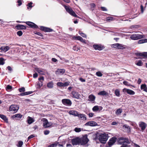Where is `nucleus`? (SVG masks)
Returning a JSON list of instances; mask_svg holds the SVG:
<instances>
[{
  "instance_id": "obj_22",
  "label": "nucleus",
  "mask_w": 147,
  "mask_h": 147,
  "mask_svg": "<svg viewBox=\"0 0 147 147\" xmlns=\"http://www.w3.org/2000/svg\"><path fill=\"white\" fill-rule=\"evenodd\" d=\"M123 127L127 133H130L131 132V129L129 126L126 124H125L123 126Z\"/></svg>"
},
{
  "instance_id": "obj_59",
  "label": "nucleus",
  "mask_w": 147,
  "mask_h": 147,
  "mask_svg": "<svg viewBox=\"0 0 147 147\" xmlns=\"http://www.w3.org/2000/svg\"><path fill=\"white\" fill-rule=\"evenodd\" d=\"M50 132V131L48 130H46L44 131V134L45 135L48 134Z\"/></svg>"
},
{
  "instance_id": "obj_37",
  "label": "nucleus",
  "mask_w": 147,
  "mask_h": 147,
  "mask_svg": "<svg viewBox=\"0 0 147 147\" xmlns=\"http://www.w3.org/2000/svg\"><path fill=\"white\" fill-rule=\"evenodd\" d=\"M92 111L94 112H97L99 110L98 106H95L92 109Z\"/></svg>"
},
{
  "instance_id": "obj_32",
  "label": "nucleus",
  "mask_w": 147,
  "mask_h": 147,
  "mask_svg": "<svg viewBox=\"0 0 147 147\" xmlns=\"http://www.w3.org/2000/svg\"><path fill=\"white\" fill-rule=\"evenodd\" d=\"M147 42V39L144 38L139 40L138 41V43L139 44H141Z\"/></svg>"
},
{
  "instance_id": "obj_3",
  "label": "nucleus",
  "mask_w": 147,
  "mask_h": 147,
  "mask_svg": "<svg viewBox=\"0 0 147 147\" xmlns=\"http://www.w3.org/2000/svg\"><path fill=\"white\" fill-rule=\"evenodd\" d=\"M63 6L67 11L69 13L70 15L75 17H78V16L76 14V13L71 8H69V7L65 5H64Z\"/></svg>"
},
{
  "instance_id": "obj_1",
  "label": "nucleus",
  "mask_w": 147,
  "mask_h": 147,
  "mask_svg": "<svg viewBox=\"0 0 147 147\" xmlns=\"http://www.w3.org/2000/svg\"><path fill=\"white\" fill-rule=\"evenodd\" d=\"M98 140L100 142L103 144L106 143L108 139V135L105 133H98Z\"/></svg>"
},
{
  "instance_id": "obj_42",
  "label": "nucleus",
  "mask_w": 147,
  "mask_h": 147,
  "mask_svg": "<svg viewBox=\"0 0 147 147\" xmlns=\"http://www.w3.org/2000/svg\"><path fill=\"white\" fill-rule=\"evenodd\" d=\"M136 64L138 66H142L143 64V63L142 61L139 60L138 62L136 63Z\"/></svg>"
},
{
  "instance_id": "obj_6",
  "label": "nucleus",
  "mask_w": 147,
  "mask_h": 147,
  "mask_svg": "<svg viewBox=\"0 0 147 147\" xmlns=\"http://www.w3.org/2000/svg\"><path fill=\"white\" fill-rule=\"evenodd\" d=\"M18 90L20 92H23L20 94H19L20 96H23L27 95L30 94L32 93L33 92L32 91H29L24 92L25 91V88L24 87L19 88Z\"/></svg>"
},
{
  "instance_id": "obj_60",
  "label": "nucleus",
  "mask_w": 147,
  "mask_h": 147,
  "mask_svg": "<svg viewBox=\"0 0 147 147\" xmlns=\"http://www.w3.org/2000/svg\"><path fill=\"white\" fill-rule=\"evenodd\" d=\"M34 136H35L33 134L30 135L28 137V140H29L30 139L34 138Z\"/></svg>"
},
{
  "instance_id": "obj_36",
  "label": "nucleus",
  "mask_w": 147,
  "mask_h": 147,
  "mask_svg": "<svg viewBox=\"0 0 147 147\" xmlns=\"http://www.w3.org/2000/svg\"><path fill=\"white\" fill-rule=\"evenodd\" d=\"M122 109L119 108L117 109V110L116 111V114L117 115L120 114L122 113Z\"/></svg>"
},
{
  "instance_id": "obj_9",
  "label": "nucleus",
  "mask_w": 147,
  "mask_h": 147,
  "mask_svg": "<svg viewBox=\"0 0 147 147\" xmlns=\"http://www.w3.org/2000/svg\"><path fill=\"white\" fill-rule=\"evenodd\" d=\"M61 102L63 104L67 106H70L72 104L71 101L68 99H63L62 100Z\"/></svg>"
},
{
  "instance_id": "obj_40",
  "label": "nucleus",
  "mask_w": 147,
  "mask_h": 147,
  "mask_svg": "<svg viewBox=\"0 0 147 147\" xmlns=\"http://www.w3.org/2000/svg\"><path fill=\"white\" fill-rule=\"evenodd\" d=\"M115 94L116 96L119 97L120 96V91L118 89H116L115 92Z\"/></svg>"
},
{
  "instance_id": "obj_19",
  "label": "nucleus",
  "mask_w": 147,
  "mask_h": 147,
  "mask_svg": "<svg viewBox=\"0 0 147 147\" xmlns=\"http://www.w3.org/2000/svg\"><path fill=\"white\" fill-rule=\"evenodd\" d=\"M123 92L124 93L126 92L127 94L132 95L134 94L135 93V92L134 91L131 90L127 89L126 88H124L123 89Z\"/></svg>"
},
{
  "instance_id": "obj_45",
  "label": "nucleus",
  "mask_w": 147,
  "mask_h": 147,
  "mask_svg": "<svg viewBox=\"0 0 147 147\" xmlns=\"http://www.w3.org/2000/svg\"><path fill=\"white\" fill-rule=\"evenodd\" d=\"M4 59L2 57L0 58V65H3L5 63L4 62Z\"/></svg>"
},
{
  "instance_id": "obj_44",
  "label": "nucleus",
  "mask_w": 147,
  "mask_h": 147,
  "mask_svg": "<svg viewBox=\"0 0 147 147\" xmlns=\"http://www.w3.org/2000/svg\"><path fill=\"white\" fill-rule=\"evenodd\" d=\"M23 144V142L22 141H19L18 142V144L17 145L18 147H21Z\"/></svg>"
},
{
  "instance_id": "obj_50",
  "label": "nucleus",
  "mask_w": 147,
  "mask_h": 147,
  "mask_svg": "<svg viewBox=\"0 0 147 147\" xmlns=\"http://www.w3.org/2000/svg\"><path fill=\"white\" fill-rule=\"evenodd\" d=\"M113 18L112 17H109L107 18V21H111L113 20Z\"/></svg>"
},
{
  "instance_id": "obj_53",
  "label": "nucleus",
  "mask_w": 147,
  "mask_h": 147,
  "mask_svg": "<svg viewBox=\"0 0 147 147\" xmlns=\"http://www.w3.org/2000/svg\"><path fill=\"white\" fill-rule=\"evenodd\" d=\"M146 87V84H143L141 86V90H144Z\"/></svg>"
},
{
  "instance_id": "obj_64",
  "label": "nucleus",
  "mask_w": 147,
  "mask_h": 147,
  "mask_svg": "<svg viewBox=\"0 0 147 147\" xmlns=\"http://www.w3.org/2000/svg\"><path fill=\"white\" fill-rule=\"evenodd\" d=\"M38 76V74L36 73H35L33 74V77L34 78H36Z\"/></svg>"
},
{
  "instance_id": "obj_51",
  "label": "nucleus",
  "mask_w": 147,
  "mask_h": 147,
  "mask_svg": "<svg viewBox=\"0 0 147 147\" xmlns=\"http://www.w3.org/2000/svg\"><path fill=\"white\" fill-rule=\"evenodd\" d=\"M74 131L77 132H79L81 131V129L80 128L76 127L74 129Z\"/></svg>"
},
{
  "instance_id": "obj_38",
  "label": "nucleus",
  "mask_w": 147,
  "mask_h": 147,
  "mask_svg": "<svg viewBox=\"0 0 147 147\" xmlns=\"http://www.w3.org/2000/svg\"><path fill=\"white\" fill-rule=\"evenodd\" d=\"M22 116V115L21 114H16L12 117L13 118H21Z\"/></svg>"
},
{
  "instance_id": "obj_47",
  "label": "nucleus",
  "mask_w": 147,
  "mask_h": 147,
  "mask_svg": "<svg viewBox=\"0 0 147 147\" xmlns=\"http://www.w3.org/2000/svg\"><path fill=\"white\" fill-rule=\"evenodd\" d=\"M33 3L32 2H30L29 3H28V4L27 5V6H28L27 9H29V7L32 8L33 7L32 5Z\"/></svg>"
},
{
  "instance_id": "obj_11",
  "label": "nucleus",
  "mask_w": 147,
  "mask_h": 147,
  "mask_svg": "<svg viewBox=\"0 0 147 147\" xmlns=\"http://www.w3.org/2000/svg\"><path fill=\"white\" fill-rule=\"evenodd\" d=\"M39 29L45 32H51L53 31V30L51 28L43 26H40Z\"/></svg>"
},
{
  "instance_id": "obj_30",
  "label": "nucleus",
  "mask_w": 147,
  "mask_h": 147,
  "mask_svg": "<svg viewBox=\"0 0 147 147\" xmlns=\"http://www.w3.org/2000/svg\"><path fill=\"white\" fill-rule=\"evenodd\" d=\"M98 95H102V96H106L108 95V93L106 92L105 91H101L99 92L98 93Z\"/></svg>"
},
{
  "instance_id": "obj_31",
  "label": "nucleus",
  "mask_w": 147,
  "mask_h": 147,
  "mask_svg": "<svg viewBox=\"0 0 147 147\" xmlns=\"http://www.w3.org/2000/svg\"><path fill=\"white\" fill-rule=\"evenodd\" d=\"M47 86L49 88H53V82L51 81L49 82L47 85Z\"/></svg>"
},
{
  "instance_id": "obj_63",
  "label": "nucleus",
  "mask_w": 147,
  "mask_h": 147,
  "mask_svg": "<svg viewBox=\"0 0 147 147\" xmlns=\"http://www.w3.org/2000/svg\"><path fill=\"white\" fill-rule=\"evenodd\" d=\"M7 68L9 71H12V69L10 66H8Z\"/></svg>"
},
{
  "instance_id": "obj_62",
  "label": "nucleus",
  "mask_w": 147,
  "mask_h": 147,
  "mask_svg": "<svg viewBox=\"0 0 147 147\" xmlns=\"http://www.w3.org/2000/svg\"><path fill=\"white\" fill-rule=\"evenodd\" d=\"M35 69L39 73H40L41 72H43L42 70L38 68H35Z\"/></svg>"
},
{
  "instance_id": "obj_4",
  "label": "nucleus",
  "mask_w": 147,
  "mask_h": 147,
  "mask_svg": "<svg viewBox=\"0 0 147 147\" xmlns=\"http://www.w3.org/2000/svg\"><path fill=\"white\" fill-rule=\"evenodd\" d=\"M145 37L143 35L139 34H134L130 36V38L133 40H138Z\"/></svg>"
},
{
  "instance_id": "obj_57",
  "label": "nucleus",
  "mask_w": 147,
  "mask_h": 147,
  "mask_svg": "<svg viewBox=\"0 0 147 147\" xmlns=\"http://www.w3.org/2000/svg\"><path fill=\"white\" fill-rule=\"evenodd\" d=\"M135 55L137 56H139L141 57H142V55H143V53H135Z\"/></svg>"
},
{
  "instance_id": "obj_46",
  "label": "nucleus",
  "mask_w": 147,
  "mask_h": 147,
  "mask_svg": "<svg viewBox=\"0 0 147 147\" xmlns=\"http://www.w3.org/2000/svg\"><path fill=\"white\" fill-rule=\"evenodd\" d=\"M118 43L114 44L111 45V47L112 48H114L116 49H117L118 48Z\"/></svg>"
},
{
  "instance_id": "obj_14",
  "label": "nucleus",
  "mask_w": 147,
  "mask_h": 147,
  "mask_svg": "<svg viewBox=\"0 0 147 147\" xmlns=\"http://www.w3.org/2000/svg\"><path fill=\"white\" fill-rule=\"evenodd\" d=\"M117 138L115 137L112 138L108 142L107 144L109 147L112 146L116 142Z\"/></svg>"
},
{
  "instance_id": "obj_58",
  "label": "nucleus",
  "mask_w": 147,
  "mask_h": 147,
  "mask_svg": "<svg viewBox=\"0 0 147 147\" xmlns=\"http://www.w3.org/2000/svg\"><path fill=\"white\" fill-rule=\"evenodd\" d=\"M34 34H37V35H38L39 36H41V37H43V35L40 32H36Z\"/></svg>"
},
{
  "instance_id": "obj_8",
  "label": "nucleus",
  "mask_w": 147,
  "mask_h": 147,
  "mask_svg": "<svg viewBox=\"0 0 147 147\" xmlns=\"http://www.w3.org/2000/svg\"><path fill=\"white\" fill-rule=\"evenodd\" d=\"M93 47L96 50H98L99 51L102 50L105 48L103 45L101 44H95L93 45Z\"/></svg>"
},
{
  "instance_id": "obj_24",
  "label": "nucleus",
  "mask_w": 147,
  "mask_h": 147,
  "mask_svg": "<svg viewBox=\"0 0 147 147\" xmlns=\"http://www.w3.org/2000/svg\"><path fill=\"white\" fill-rule=\"evenodd\" d=\"M80 119L84 121L86 120V117L85 115L83 114H78V116Z\"/></svg>"
},
{
  "instance_id": "obj_27",
  "label": "nucleus",
  "mask_w": 147,
  "mask_h": 147,
  "mask_svg": "<svg viewBox=\"0 0 147 147\" xmlns=\"http://www.w3.org/2000/svg\"><path fill=\"white\" fill-rule=\"evenodd\" d=\"M117 49H124L126 48V46L125 45L118 43Z\"/></svg>"
},
{
  "instance_id": "obj_43",
  "label": "nucleus",
  "mask_w": 147,
  "mask_h": 147,
  "mask_svg": "<svg viewBox=\"0 0 147 147\" xmlns=\"http://www.w3.org/2000/svg\"><path fill=\"white\" fill-rule=\"evenodd\" d=\"M96 75L98 77H101L102 76V74L100 71H98L96 73Z\"/></svg>"
},
{
  "instance_id": "obj_54",
  "label": "nucleus",
  "mask_w": 147,
  "mask_h": 147,
  "mask_svg": "<svg viewBox=\"0 0 147 147\" xmlns=\"http://www.w3.org/2000/svg\"><path fill=\"white\" fill-rule=\"evenodd\" d=\"M142 57L143 58H147V52H144L143 53Z\"/></svg>"
},
{
  "instance_id": "obj_34",
  "label": "nucleus",
  "mask_w": 147,
  "mask_h": 147,
  "mask_svg": "<svg viewBox=\"0 0 147 147\" xmlns=\"http://www.w3.org/2000/svg\"><path fill=\"white\" fill-rule=\"evenodd\" d=\"M130 143V142L129 141L128 143L125 142L124 143H123L122 144H121L122 145L121 146V147H130V146L128 145V144H129Z\"/></svg>"
},
{
  "instance_id": "obj_28",
  "label": "nucleus",
  "mask_w": 147,
  "mask_h": 147,
  "mask_svg": "<svg viewBox=\"0 0 147 147\" xmlns=\"http://www.w3.org/2000/svg\"><path fill=\"white\" fill-rule=\"evenodd\" d=\"M0 117L3 119L6 122L8 123V119L6 116L4 115L0 114Z\"/></svg>"
},
{
  "instance_id": "obj_21",
  "label": "nucleus",
  "mask_w": 147,
  "mask_h": 147,
  "mask_svg": "<svg viewBox=\"0 0 147 147\" xmlns=\"http://www.w3.org/2000/svg\"><path fill=\"white\" fill-rule=\"evenodd\" d=\"M18 30H26V26L23 25L18 24L15 27Z\"/></svg>"
},
{
  "instance_id": "obj_15",
  "label": "nucleus",
  "mask_w": 147,
  "mask_h": 147,
  "mask_svg": "<svg viewBox=\"0 0 147 147\" xmlns=\"http://www.w3.org/2000/svg\"><path fill=\"white\" fill-rule=\"evenodd\" d=\"M139 125V127L141 128L142 131L144 130L147 126L146 123L143 122H140Z\"/></svg>"
},
{
  "instance_id": "obj_12",
  "label": "nucleus",
  "mask_w": 147,
  "mask_h": 147,
  "mask_svg": "<svg viewBox=\"0 0 147 147\" xmlns=\"http://www.w3.org/2000/svg\"><path fill=\"white\" fill-rule=\"evenodd\" d=\"M19 109V107L17 105H11L9 108V110L10 111L16 112Z\"/></svg>"
},
{
  "instance_id": "obj_35",
  "label": "nucleus",
  "mask_w": 147,
  "mask_h": 147,
  "mask_svg": "<svg viewBox=\"0 0 147 147\" xmlns=\"http://www.w3.org/2000/svg\"><path fill=\"white\" fill-rule=\"evenodd\" d=\"M59 142H55L54 143L52 144L49 145L48 147H55L58 144Z\"/></svg>"
},
{
  "instance_id": "obj_56",
  "label": "nucleus",
  "mask_w": 147,
  "mask_h": 147,
  "mask_svg": "<svg viewBox=\"0 0 147 147\" xmlns=\"http://www.w3.org/2000/svg\"><path fill=\"white\" fill-rule=\"evenodd\" d=\"M17 3H18V6H20L22 4V1L21 0H18L17 1Z\"/></svg>"
},
{
  "instance_id": "obj_7",
  "label": "nucleus",
  "mask_w": 147,
  "mask_h": 147,
  "mask_svg": "<svg viewBox=\"0 0 147 147\" xmlns=\"http://www.w3.org/2000/svg\"><path fill=\"white\" fill-rule=\"evenodd\" d=\"M42 121L43 122V126L45 128L49 127L52 125V123L51 122H49L47 119L46 118H43Z\"/></svg>"
},
{
  "instance_id": "obj_29",
  "label": "nucleus",
  "mask_w": 147,
  "mask_h": 147,
  "mask_svg": "<svg viewBox=\"0 0 147 147\" xmlns=\"http://www.w3.org/2000/svg\"><path fill=\"white\" fill-rule=\"evenodd\" d=\"M10 48L8 46H7L4 47H1L0 48V50L4 52H6Z\"/></svg>"
},
{
  "instance_id": "obj_23",
  "label": "nucleus",
  "mask_w": 147,
  "mask_h": 147,
  "mask_svg": "<svg viewBox=\"0 0 147 147\" xmlns=\"http://www.w3.org/2000/svg\"><path fill=\"white\" fill-rule=\"evenodd\" d=\"M69 113L70 115H72L74 116H78L79 114L78 111L74 110L70 111Z\"/></svg>"
},
{
  "instance_id": "obj_25",
  "label": "nucleus",
  "mask_w": 147,
  "mask_h": 147,
  "mask_svg": "<svg viewBox=\"0 0 147 147\" xmlns=\"http://www.w3.org/2000/svg\"><path fill=\"white\" fill-rule=\"evenodd\" d=\"M95 97L92 94L89 95L88 100L90 102H94L95 99Z\"/></svg>"
},
{
  "instance_id": "obj_41",
  "label": "nucleus",
  "mask_w": 147,
  "mask_h": 147,
  "mask_svg": "<svg viewBox=\"0 0 147 147\" xmlns=\"http://www.w3.org/2000/svg\"><path fill=\"white\" fill-rule=\"evenodd\" d=\"M12 88V87L11 86L8 85L6 88V90L7 91H9V90H11Z\"/></svg>"
},
{
  "instance_id": "obj_13",
  "label": "nucleus",
  "mask_w": 147,
  "mask_h": 147,
  "mask_svg": "<svg viewBox=\"0 0 147 147\" xmlns=\"http://www.w3.org/2000/svg\"><path fill=\"white\" fill-rule=\"evenodd\" d=\"M118 142L119 144H122L125 142L129 143V140L128 138H124L123 137H121L119 138Z\"/></svg>"
},
{
  "instance_id": "obj_61",
  "label": "nucleus",
  "mask_w": 147,
  "mask_h": 147,
  "mask_svg": "<svg viewBox=\"0 0 147 147\" xmlns=\"http://www.w3.org/2000/svg\"><path fill=\"white\" fill-rule=\"evenodd\" d=\"M100 8L101 9V10L103 11H107V9L105 7H101Z\"/></svg>"
},
{
  "instance_id": "obj_18",
  "label": "nucleus",
  "mask_w": 147,
  "mask_h": 147,
  "mask_svg": "<svg viewBox=\"0 0 147 147\" xmlns=\"http://www.w3.org/2000/svg\"><path fill=\"white\" fill-rule=\"evenodd\" d=\"M73 39L75 40L80 41L81 42L86 43V40L84 39L81 37L79 36H75L73 37Z\"/></svg>"
},
{
  "instance_id": "obj_2",
  "label": "nucleus",
  "mask_w": 147,
  "mask_h": 147,
  "mask_svg": "<svg viewBox=\"0 0 147 147\" xmlns=\"http://www.w3.org/2000/svg\"><path fill=\"white\" fill-rule=\"evenodd\" d=\"M80 144L81 145H84L87 144L89 141V139L87 138V135L86 134L81 138H80Z\"/></svg>"
},
{
  "instance_id": "obj_20",
  "label": "nucleus",
  "mask_w": 147,
  "mask_h": 147,
  "mask_svg": "<svg viewBox=\"0 0 147 147\" xmlns=\"http://www.w3.org/2000/svg\"><path fill=\"white\" fill-rule=\"evenodd\" d=\"M86 126H95L97 125V123L94 121H90L86 123L85 124Z\"/></svg>"
},
{
  "instance_id": "obj_26",
  "label": "nucleus",
  "mask_w": 147,
  "mask_h": 147,
  "mask_svg": "<svg viewBox=\"0 0 147 147\" xmlns=\"http://www.w3.org/2000/svg\"><path fill=\"white\" fill-rule=\"evenodd\" d=\"M65 72V70L64 69H58L56 71L57 74H63Z\"/></svg>"
},
{
  "instance_id": "obj_16",
  "label": "nucleus",
  "mask_w": 147,
  "mask_h": 147,
  "mask_svg": "<svg viewBox=\"0 0 147 147\" xmlns=\"http://www.w3.org/2000/svg\"><path fill=\"white\" fill-rule=\"evenodd\" d=\"M69 84V82H65L64 83L61 82H58L57 84V85L59 87H65L68 86Z\"/></svg>"
},
{
  "instance_id": "obj_5",
  "label": "nucleus",
  "mask_w": 147,
  "mask_h": 147,
  "mask_svg": "<svg viewBox=\"0 0 147 147\" xmlns=\"http://www.w3.org/2000/svg\"><path fill=\"white\" fill-rule=\"evenodd\" d=\"M17 22L18 23H22L24 22L27 25L29 26L30 28H34L37 29L38 28V26L35 23L33 22H22L19 21H17Z\"/></svg>"
},
{
  "instance_id": "obj_55",
  "label": "nucleus",
  "mask_w": 147,
  "mask_h": 147,
  "mask_svg": "<svg viewBox=\"0 0 147 147\" xmlns=\"http://www.w3.org/2000/svg\"><path fill=\"white\" fill-rule=\"evenodd\" d=\"M44 78L43 76H41L40 78H38V80L40 82H43L44 80Z\"/></svg>"
},
{
  "instance_id": "obj_52",
  "label": "nucleus",
  "mask_w": 147,
  "mask_h": 147,
  "mask_svg": "<svg viewBox=\"0 0 147 147\" xmlns=\"http://www.w3.org/2000/svg\"><path fill=\"white\" fill-rule=\"evenodd\" d=\"M123 84L127 86H130V84L127 81H124L123 82Z\"/></svg>"
},
{
  "instance_id": "obj_10",
  "label": "nucleus",
  "mask_w": 147,
  "mask_h": 147,
  "mask_svg": "<svg viewBox=\"0 0 147 147\" xmlns=\"http://www.w3.org/2000/svg\"><path fill=\"white\" fill-rule=\"evenodd\" d=\"M71 94V96L72 98L76 99H79L81 96L80 94L75 90L72 91Z\"/></svg>"
},
{
  "instance_id": "obj_49",
  "label": "nucleus",
  "mask_w": 147,
  "mask_h": 147,
  "mask_svg": "<svg viewBox=\"0 0 147 147\" xmlns=\"http://www.w3.org/2000/svg\"><path fill=\"white\" fill-rule=\"evenodd\" d=\"M17 34L19 36H20L22 35L23 34V32L21 30H20L17 32Z\"/></svg>"
},
{
  "instance_id": "obj_48",
  "label": "nucleus",
  "mask_w": 147,
  "mask_h": 147,
  "mask_svg": "<svg viewBox=\"0 0 147 147\" xmlns=\"http://www.w3.org/2000/svg\"><path fill=\"white\" fill-rule=\"evenodd\" d=\"M73 49V50L76 51H78L80 49H79L76 46H74Z\"/></svg>"
},
{
  "instance_id": "obj_17",
  "label": "nucleus",
  "mask_w": 147,
  "mask_h": 147,
  "mask_svg": "<svg viewBox=\"0 0 147 147\" xmlns=\"http://www.w3.org/2000/svg\"><path fill=\"white\" fill-rule=\"evenodd\" d=\"M71 143L73 145L80 144L79 138L77 137L72 139L71 140Z\"/></svg>"
},
{
  "instance_id": "obj_39",
  "label": "nucleus",
  "mask_w": 147,
  "mask_h": 147,
  "mask_svg": "<svg viewBox=\"0 0 147 147\" xmlns=\"http://www.w3.org/2000/svg\"><path fill=\"white\" fill-rule=\"evenodd\" d=\"M79 33L84 38H86V35L85 33L82 32L81 31H79Z\"/></svg>"
},
{
  "instance_id": "obj_33",
  "label": "nucleus",
  "mask_w": 147,
  "mask_h": 147,
  "mask_svg": "<svg viewBox=\"0 0 147 147\" xmlns=\"http://www.w3.org/2000/svg\"><path fill=\"white\" fill-rule=\"evenodd\" d=\"M28 117V124H30L34 122V120L31 117Z\"/></svg>"
}]
</instances>
